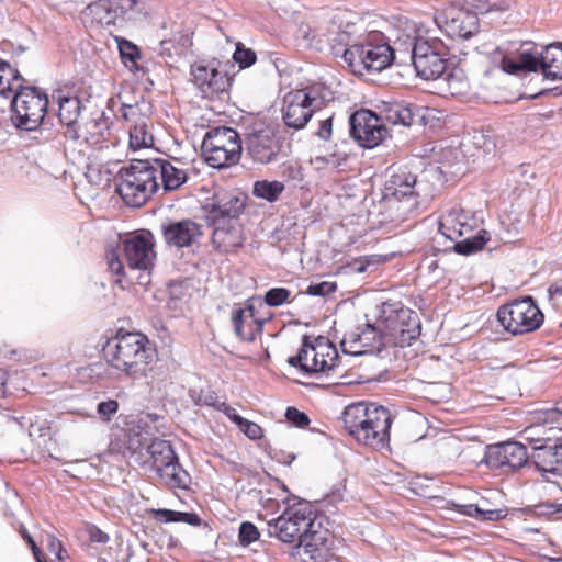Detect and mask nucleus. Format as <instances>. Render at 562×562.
I'll return each instance as SVG.
<instances>
[{
  "label": "nucleus",
  "instance_id": "f257e3e1",
  "mask_svg": "<svg viewBox=\"0 0 562 562\" xmlns=\"http://www.w3.org/2000/svg\"><path fill=\"white\" fill-rule=\"evenodd\" d=\"M325 36L333 54L340 56L355 74L380 72L395 59V50L384 42L382 34L367 32L361 19L344 21L335 18Z\"/></svg>",
  "mask_w": 562,
  "mask_h": 562
},
{
  "label": "nucleus",
  "instance_id": "f03ea898",
  "mask_svg": "<svg viewBox=\"0 0 562 562\" xmlns=\"http://www.w3.org/2000/svg\"><path fill=\"white\" fill-rule=\"evenodd\" d=\"M435 119L432 109L405 101L383 102L380 114L367 109L349 117L350 137L362 148L373 149L391 135L384 121L393 125L427 126Z\"/></svg>",
  "mask_w": 562,
  "mask_h": 562
},
{
  "label": "nucleus",
  "instance_id": "7ed1b4c3",
  "mask_svg": "<svg viewBox=\"0 0 562 562\" xmlns=\"http://www.w3.org/2000/svg\"><path fill=\"white\" fill-rule=\"evenodd\" d=\"M103 356L117 376L133 380L145 375L147 367L157 358V351L148 337L139 331L116 334L103 347Z\"/></svg>",
  "mask_w": 562,
  "mask_h": 562
},
{
  "label": "nucleus",
  "instance_id": "20e7f679",
  "mask_svg": "<svg viewBox=\"0 0 562 562\" xmlns=\"http://www.w3.org/2000/svg\"><path fill=\"white\" fill-rule=\"evenodd\" d=\"M246 206V196L225 192L215 194L203 210L213 228L212 243L222 252H234L243 246L244 233L239 222Z\"/></svg>",
  "mask_w": 562,
  "mask_h": 562
},
{
  "label": "nucleus",
  "instance_id": "39448f33",
  "mask_svg": "<svg viewBox=\"0 0 562 562\" xmlns=\"http://www.w3.org/2000/svg\"><path fill=\"white\" fill-rule=\"evenodd\" d=\"M341 419L345 428L359 443L382 449L390 442L393 417L376 403L356 402L345 407Z\"/></svg>",
  "mask_w": 562,
  "mask_h": 562
},
{
  "label": "nucleus",
  "instance_id": "423d86ee",
  "mask_svg": "<svg viewBox=\"0 0 562 562\" xmlns=\"http://www.w3.org/2000/svg\"><path fill=\"white\" fill-rule=\"evenodd\" d=\"M447 56L448 49L440 40L415 38L411 57L417 76L424 80L441 79L451 94L462 93L467 88L463 71Z\"/></svg>",
  "mask_w": 562,
  "mask_h": 562
},
{
  "label": "nucleus",
  "instance_id": "0eeeda50",
  "mask_svg": "<svg viewBox=\"0 0 562 562\" xmlns=\"http://www.w3.org/2000/svg\"><path fill=\"white\" fill-rule=\"evenodd\" d=\"M432 198L434 188L405 168L393 172L383 189L384 203L395 210L401 218L426 210Z\"/></svg>",
  "mask_w": 562,
  "mask_h": 562
},
{
  "label": "nucleus",
  "instance_id": "6e6552de",
  "mask_svg": "<svg viewBox=\"0 0 562 562\" xmlns=\"http://www.w3.org/2000/svg\"><path fill=\"white\" fill-rule=\"evenodd\" d=\"M127 449L132 454L145 450L151 460L153 469L169 488H189L191 476L179 462L170 441L159 438L148 440L137 435L130 438Z\"/></svg>",
  "mask_w": 562,
  "mask_h": 562
},
{
  "label": "nucleus",
  "instance_id": "1a4fd4ad",
  "mask_svg": "<svg viewBox=\"0 0 562 562\" xmlns=\"http://www.w3.org/2000/svg\"><path fill=\"white\" fill-rule=\"evenodd\" d=\"M24 81H11L7 85L8 98L13 93L10 104L12 125L23 132H34L44 124L48 115V95L37 87H26Z\"/></svg>",
  "mask_w": 562,
  "mask_h": 562
},
{
  "label": "nucleus",
  "instance_id": "9d476101",
  "mask_svg": "<svg viewBox=\"0 0 562 562\" xmlns=\"http://www.w3.org/2000/svg\"><path fill=\"white\" fill-rule=\"evenodd\" d=\"M115 192L130 207L143 206L159 189L149 158L132 159L114 177Z\"/></svg>",
  "mask_w": 562,
  "mask_h": 562
},
{
  "label": "nucleus",
  "instance_id": "9b49d317",
  "mask_svg": "<svg viewBox=\"0 0 562 562\" xmlns=\"http://www.w3.org/2000/svg\"><path fill=\"white\" fill-rule=\"evenodd\" d=\"M317 524L315 506L308 501L294 497V503L288 505L279 517L267 522V531L270 537L284 543L300 544Z\"/></svg>",
  "mask_w": 562,
  "mask_h": 562
},
{
  "label": "nucleus",
  "instance_id": "f8f14e48",
  "mask_svg": "<svg viewBox=\"0 0 562 562\" xmlns=\"http://www.w3.org/2000/svg\"><path fill=\"white\" fill-rule=\"evenodd\" d=\"M378 323L384 335L400 347L411 346L422 333L417 313L401 301H385L380 305Z\"/></svg>",
  "mask_w": 562,
  "mask_h": 562
},
{
  "label": "nucleus",
  "instance_id": "ddd939ff",
  "mask_svg": "<svg viewBox=\"0 0 562 562\" xmlns=\"http://www.w3.org/2000/svg\"><path fill=\"white\" fill-rule=\"evenodd\" d=\"M201 149L205 162L211 168H228L240 160L243 139L233 127L215 126L204 134Z\"/></svg>",
  "mask_w": 562,
  "mask_h": 562
},
{
  "label": "nucleus",
  "instance_id": "4468645a",
  "mask_svg": "<svg viewBox=\"0 0 562 562\" xmlns=\"http://www.w3.org/2000/svg\"><path fill=\"white\" fill-rule=\"evenodd\" d=\"M496 319L505 333L522 336L539 329L544 322V315L537 301L526 295L502 304L497 308Z\"/></svg>",
  "mask_w": 562,
  "mask_h": 562
},
{
  "label": "nucleus",
  "instance_id": "2eb2a0df",
  "mask_svg": "<svg viewBox=\"0 0 562 562\" xmlns=\"http://www.w3.org/2000/svg\"><path fill=\"white\" fill-rule=\"evenodd\" d=\"M246 155L259 165H270L285 157L284 138L277 128L265 122H255L246 127Z\"/></svg>",
  "mask_w": 562,
  "mask_h": 562
},
{
  "label": "nucleus",
  "instance_id": "dca6fc26",
  "mask_svg": "<svg viewBox=\"0 0 562 562\" xmlns=\"http://www.w3.org/2000/svg\"><path fill=\"white\" fill-rule=\"evenodd\" d=\"M190 75L192 83L205 99L220 97L231 86L227 72L220 70L215 60L193 63L190 66Z\"/></svg>",
  "mask_w": 562,
  "mask_h": 562
},
{
  "label": "nucleus",
  "instance_id": "f3484780",
  "mask_svg": "<svg viewBox=\"0 0 562 562\" xmlns=\"http://www.w3.org/2000/svg\"><path fill=\"white\" fill-rule=\"evenodd\" d=\"M529 458L525 445L517 441H505L487 446L484 462L491 470L507 472L522 468Z\"/></svg>",
  "mask_w": 562,
  "mask_h": 562
},
{
  "label": "nucleus",
  "instance_id": "a211bd4d",
  "mask_svg": "<svg viewBox=\"0 0 562 562\" xmlns=\"http://www.w3.org/2000/svg\"><path fill=\"white\" fill-rule=\"evenodd\" d=\"M329 531L322 528L318 522L315 529L302 539V542L294 548V562H330L334 553L331 552V541Z\"/></svg>",
  "mask_w": 562,
  "mask_h": 562
},
{
  "label": "nucleus",
  "instance_id": "6ab92c4d",
  "mask_svg": "<svg viewBox=\"0 0 562 562\" xmlns=\"http://www.w3.org/2000/svg\"><path fill=\"white\" fill-rule=\"evenodd\" d=\"M154 236L149 231H142L123 240V251L130 269L148 270L154 266Z\"/></svg>",
  "mask_w": 562,
  "mask_h": 562
},
{
  "label": "nucleus",
  "instance_id": "aec40b11",
  "mask_svg": "<svg viewBox=\"0 0 562 562\" xmlns=\"http://www.w3.org/2000/svg\"><path fill=\"white\" fill-rule=\"evenodd\" d=\"M536 442L530 459L537 470L542 474L562 476V436Z\"/></svg>",
  "mask_w": 562,
  "mask_h": 562
},
{
  "label": "nucleus",
  "instance_id": "412c9836",
  "mask_svg": "<svg viewBox=\"0 0 562 562\" xmlns=\"http://www.w3.org/2000/svg\"><path fill=\"white\" fill-rule=\"evenodd\" d=\"M315 111L302 100L301 94L291 90L283 97L281 119L286 128L301 131L311 121Z\"/></svg>",
  "mask_w": 562,
  "mask_h": 562
},
{
  "label": "nucleus",
  "instance_id": "4be33fe9",
  "mask_svg": "<svg viewBox=\"0 0 562 562\" xmlns=\"http://www.w3.org/2000/svg\"><path fill=\"white\" fill-rule=\"evenodd\" d=\"M340 361L336 346L328 339L319 336L315 339V344L313 345L311 360L305 374H328L339 367Z\"/></svg>",
  "mask_w": 562,
  "mask_h": 562
},
{
  "label": "nucleus",
  "instance_id": "5701e85b",
  "mask_svg": "<svg viewBox=\"0 0 562 562\" xmlns=\"http://www.w3.org/2000/svg\"><path fill=\"white\" fill-rule=\"evenodd\" d=\"M537 46L532 42H526L520 45L518 59L509 56H503L501 68L509 75H519L520 72L542 71V50H536Z\"/></svg>",
  "mask_w": 562,
  "mask_h": 562
},
{
  "label": "nucleus",
  "instance_id": "b1692460",
  "mask_svg": "<svg viewBox=\"0 0 562 562\" xmlns=\"http://www.w3.org/2000/svg\"><path fill=\"white\" fill-rule=\"evenodd\" d=\"M161 232L166 244L177 248L190 247L202 234L192 220L169 221L161 225Z\"/></svg>",
  "mask_w": 562,
  "mask_h": 562
},
{
  "label": "nucleus",
  "instance_id": "393cba45",
  "mask_svg": "<svg viewBox=\"0 0 562 562\" xmlns=\"http://www.w3.org/2000/svg\"><path fill=\"white\" fill-rule=\"evenodd\" d=\"M155 178L161 180L164 190L173 191L179 189L188 180V175L183 169L177 168L169 160L155 157L149 158Z\"/></svg>",
  "mask_w": 562,
  "mask_h": 562
},
{
  "label": "nucleus",
  "instance_id": "a878e982",
  "mask_svg": "<svg viewBox=\"0 0 562 562\" xmlns=\"http://www.w3.org/2000/svg\"><path fill=\"white\" fill-rule=\"evenodd\" d=\"M85 23L90 22L99 25H112L117 20V0H98L88 4L82 13Z\"/></svg>",
  "mask_w": 562,
  "mask_h": 562
},
{
  "label": "nucleus",
  "instance_id": "bb28decb",
  "mask_svg": "<svg viewBox=\"0 0 562 562\" xmlns=\"http://www.w3.org/2000/svg\"><path fill=\"white\" fill-rule=\"evenodd\" d=\"M479 16L471 11H458L446 22L450 37L468 40L479 32Z\"/></svg>",
  "mask_w": 562,
  "mask_h": 562
},
{
  "label": "nucleus",
  "instance_id": "cd10ccee",
  "mask_svg": "<svg viewBox=\"0 0 562 562\" xmlns=\"http://www.w3.org/2000/svg\"><path fill=\"white\" fill-rule=\"evenodd\" d=\"M247 310L250 313L252 319L250 322H245V308L237 307L232 312V323L234 326L235 334L244 341L251 342L256 339V337L262 333L263 325L266 319L255 318V307L249 305Z\"/></svg>",
  "mask_w": 562,
  "mask_h": 562
},
{
  "label": "nucleus",
  "instance_id": "c85d7f7f",
  "mask_svg": "<svg viewBox=\"0 0 562 562\" xmlns=\"http://www.w3.org/2000/svg\"><path fill=\"white\" fill-rule=\"evenodd\" d=\"M52 99L58 104V119L63 125L77 123L83 109L81 100L77 95H70L58 89L53 91Z\"/></svg>",
  "mask_w": 562,
  "mask_h": 562
},
{
  "label": "nucleus",
  "instance_id": "c756f323",
  "mask_svg": "<svg viewBox=\"0 0 562 562\" xmlns=\"http://www.w3.org/2000/svg\"><path fill=\"white\" fill-rule=\"evenodd\" d=\"M463 213L449 212L438 223V233L442 239L456 240L472 233V226L465 222Z\"/></svg>",
  "mask_w": 562,
  "mask_h": 562
},
{
  "label": "nucleus",
  "instance_id": "7c9ffc66",
  "mask_svg": "<svg viewBox=\"0 0 562 562\" xmlns=\"http://www.w3.org/2000/svg\"><path fill=\"white\" fill-rule=\"evenodd\" d=\"M542 75L547 80H562L561 43H551L542 48Z\"/></svg>",
  "mask_w": 562,
  "mask_h": 562
},
{
  "label": "nucleus",
  "instance_id": "2f4dec72",
  "mask_svg": "<svg viewBox=\"0 0 562 562\" xmlns=\"http://www.w3.org/2000/svg\"><path fill=\"white\" fill-rule=\"evenodd\" d=\"M355 333L367 356H373L382 351L383 339L386 336L379 323L378 325L367 323L362 329Z\"/></svg>",
  "mask_w": 562,
  "mask_h": 562
},
{
  "label": "nucleus",
  "instance_id": "473e14b6",
  "mask_svg": "<svg viewBox=\"0 0 562 562\" xmlns=\"http://www.w3.org/2000/svg\"><path fill=\"white\" fill-rule=\"evenodd\" d=\"M149 16L147 4L139 0H117V20L142 23Z\"/></svg>",
  "mask_w": 562,
  "mask_h": 562
},
{
  "label": "nucleus",
  "instance_id": "72a5a7b5",
  "mask_svg": "<svg viewBox=\"0 0 562 562\" xmlns=\"http://www.w3.org/2000/svg\"><path fill=\"white\" fill-rule=\"evenodd\" d=\"M295 91L301 94L302 100L306 102L315 113L333 99L330 89L319 82L307 85Z\"/></svg>",
  "mask_w": 562,
  "mask_h": 562
},
{
  "label": "nucleus",
  "instance_id": "f704fd0d",
  "mask_svg": "<svg viewBox=\"0 0 562 562\" xmlns=\"http://www.w3.org/2000/svg\"><path fill=\"white\" fill-rule=\"evenodd\" d=\"M130 148L133 150L150 148L154 145L151 124L145 117H138L130 130Z\"/></svg>",
  "mask_w": 562,
  "mask_h": 562
},
{
  "label": "nucleus",
  "instance_id": "c9c22d12",
  "mask_svg": "<svg viewBox=\"0 0 562 562\" xmlns=\"http://www.w3.org/2000/svg\"><path fill=\"white\" fill-rule=\"evenodd\" d=\"M490 238V233L486 229H480L475 235H467L461 240H452V249L459 255L470 256L482 250Z\"/></svg>",
  "mask_w": 562,
  "mask_h": 562
},
{
  "label": "nucleus",
  "instance_id": "e433bc0d",
  "mask_svg": "<svg viewBox=\"0 0 562 562\" xmlns=\"http://www.w3.org/2000/svg\"><path fill=\"white\" fill-rule=\"evenodd\" d=\"M284 189V183L279 180H257L252 187V194L258 199L273 203Z\"/></svg>",
  "mask_w": 562,
  "mask_h": 562
},
{
  "label": "nucleus",
  "instance_id": "4c0bfd02",
  "mask_svg": "<svg viewBox=\"0 0 562 562\" xmlns=\"http://www.w3.org/2000/svg\"><path fill=\"white\" fill-rule=\"evenodd\" d=\"M120 57L123 64L131 70H138L137 60L140 58V50L137 45L125 38L116 37Z\"/></svg>",
  "mask_w": 562,
  "mask_h": 562
},
{
  "label": "nucleus",
  "instance_id": "58836bf2",
  "mask_svg": "<svg viewBox=\"0 0 562 562\" xmlns=\"http://www.w3.org/2000/svg\"><path fill=\"white\" fill-rule=\"evenodd\" d=\"M314 342L310 339L307 335H304L302 338V345L295 356H291L288 358V363L299 369L305 374L307 370L308 362L311 360L310 355L312 353Z\"/></svg>",
  "mask_w": 562,
  "mask_h": 562
},
{
  "label": "nucleus",
  "instance_id": "ea45409f",
  "mask_svg": "<svg viewBox=\"0 0 562 562\" xmlns=\"http://www.w3.org/2000/svg\"><path fill=\"white\" fill-rule=\"evenodd\" d=\"M11 81H24V78L15 67L0 58V94L8 98L7 85Z\"/></svg>",
  "mask_w": 562,
  "mask_h": 562
},
{
  "label": "nucleus",
  "instance_id": "a19ab883",
  "mask_svg": "<svg viewBox=\"0 0 562 562\" xmlns=\"http://www.w3.org/2000/svg\"><path fill=\"white\" fill-rule=\"evenodd\" d=\"M525 510L531 516L551 518L555 514L562 515V503L543 502L528 506Z\"/></svg>",
  "mask_w": 562,
  "mask_h": 562
},
{
  "label": "nucleus",
  "instance_id": "79ce46f5",
  "mask_svg": "<svg viewBox=\"0 0 562 562\" xmlns=\"http://www.w3.org/2000/svg\"><path fill=\"white\" fill-rule=\"evenodd\" d=\"M233 60L239 66L240 69L252 66L257 60L256 52L247 48L241 43H237L233 54Z\"/></svg>",
  "mask_w": 562,
  "mask_h": 562
},
{
  "label": "nucleus",
  "instance_id": "37998d69",
  "mask_svg": "<svg viewBox=\"0 0 562 562\" xmlns=\"http://www.w3.org/2000/svg\"><path fill=\"white\" fill-rule=\"evenodd\" d=\"M260 537V532L255 524L243 521L238 529V542L243 547H248L256 542Z\"/></svg>",
  "mask_w": 562,
  "mask_h": 562
},
{
  "label": "nucleus",
  "instance_id": "c03bdc74",
  "mask_svg": "<svg viewBox=\"0 0 562 562\" xmlns=\"http://www.w3.org/2000/svg\"><path fill=\"white\" fill-rule=\"evenodd\" d=\"M340 348L341 351L347 356H367L364 349L360 347V341H358L355 331L345 335L340 341Z\"/></svg>",
  "mask_w": 562,
  "mask_h": 562
},
{
  "label": "nucleus",
  "instance_id": "a18cd8bd",
  "mask_svg": "<svg viewBox=\"0 0 562 562\" xmlns=\"http://www.w3.org/2000/svg\"><path fill=\"white\" fill-rule=\"evenodd\" d=\"M290 290L285 288H271L265 293V303L271 307H278L288 302Z\"/></svg>",
  "mask_w": 562,
  "mask_h": 562
},
{
  "label": "nucleus",
  "instance_id": "49530a36",
  "mask_svg": "<svg viewBox=\"0 0 562 562\" xmlns=\"http://www.w3.org/2000/svg\"><path fill=\"white\" fill-rule=\"evenodd\" d=\"M234 420L249 439L257 440L262 437L263 430L258 424L250 422L239 415H235Z\"/></svg>",
  "mask_w": 562,
  "mask_h": 562
},
{
  "label": "nucleus",
  "instance_id": "de8ad7c7",
  "mask_svg": "<svg viewBox=\"0 0 562 562\" xmlns=\"http://www.w3.org/2000/svg\"><path fill=\"white\" fill-rule=\"evenodd\" d=\"M119 411V402L113 398L101 401L97 405V413L103 422H110Z\"/></svg>",
  "mask_w": 562,
  "mask_h": 562
},
{
  "label": "nucleus",
  "instance_id": "09e8293b",
  "mask_svg": "<svg viewBox=\"0 0 562 562\" xmlns=\"http://www.w3.org/2000/svg\"><path fill=\"white\" fill-rule=\"evenodd\" d=\"M336 290V282L322 281L318 283H311L307 286L305 294L311 296H326L328 294L334 293Z\"/></svg>",
  "mask_w": 562,
  "mask_h": 562
},
{
  "label": "nucleus",
  "instance_id": "8fccbe9b",
  "mask_svg": "<svg viewBox=\"0 0 562 562\" xmlns=\"http://www.w3.org/2000/svg\"><path fill=\"white\" fill-rule=\"evenodd\" d=\"M285 418L291 425L297 428H304L308 426L311 422L307 414L293 406L286 408Z\"/></svg>",
  "mask_w": 562,
  "mask_h": 562
},
{
  "label": "nucleus",
  "instance_id": "3c124183",
  "mask_svg": "<svg viewBox=\"0 0 562 562\" xmlns=\"http://www.w3.org/2000/svg\"><path fill=\"white\" fill-rule=\"evenodd\" d=\"M106 261L109 269L113 274L117 277H122L124 274V266L120 259V254L116 248L106 250Z\"/></svg>",
  "mask_w": 562,
  "mask_h": 562
},
{
  "label": "nucleus",
  "instance_id": "603ef678",
  "mask_svg": "<svg viewBox=\"0 0 562 562\" xmlns=\"http://www.w3.org/2000/svg\"><path fill=\"white\" fill-rule=\"evenodd\" d=\"M333 121H334V114H331L325 119H321L318 121V127L314 132V135L322 140H325V142L329 140L333 135Z\"/></svg>",
  "mask_w": 562,
  "mask_h": 562
},
{
  "label": "nucleus",
  "instance_id": "864d4df0",
  "mask_svg": "<svg viewBox=\"0 0 562 562\" xmlns=\"http://www.w3.org/2000/svg\"><path fill=\"white\" fill-rule=\"evenodd\" d=\"M148 513L160 524L176 522L177 510L169 508H151Z\"/></svg>",
  "mask_w": 562,
  "mask_h": 562
},
{
  "label": "nucleus",
  "instance_id": "5fc2aeb1",
  "mask_svg": "<svg viewBox=\"0 0 562 562\" xmlns=\"http://www.w3.org/2000/svg\"><path fill=\"white\" fill-rule=\"evenodd\" d=\"M176 522H183L189 526L199 527L202 524L201 517L194 512H179L177 510Z\"/></svg>",
  "mask_w": 562,
  "mask_h": 562
},
{
  "label": "nucleus",
  "instance_id": "6e6d98bb",
  "mask_svg": "<svg viewBox=\"0 0 562 562\" xmlns=\"http://www.w3.org/2000/svg\"><path fill=\"white\" fill-rule=\"evenodd\" d=\"M475 145L483 148L485 153H490L495 147V142L492 135L486 134L484 131L479 132L475 136Z\"/></svg>",
  "mask_w": 562,
  "mask_h": 562
},
{
  "label": "nucleus",
  "instance_id": "4d7b16f0",
  "mask_svg": "<svg viewBox=\"0 0 562 562\" xmlns=\"http://www.w3.org/2000/svg\"><path fill=\"white\" fill-rule=\"evenodd\" d=\"M480 520L481 521H499L507 516L506 509H485L482 508L480 514Z\"/></svg>",
  "mask_w": 562,
  "mask_h": 562
},
{
  "label": "nucleus",
  "instance_id": "13d9d810",
  "mask_svg": "<svg viewBox=\"0 0 562 562\" xmlns=\"http://www.w3.org/2000/svg\"><path fill=\"white\" fill-rule=\"evenodd\" d=\"M47 548H48L49 552L55 554V557L59 561L64 560V557H63V551H64L63 543L54 535H48V537H47Z\"/></svg>",
  "mask_w": 562,
  "mask_h": 562
},
{
  "label": "nucleus",
  "instance_id": "bf43d9fd",
  "mask_svg": "<svg viewBox=\"0 0 562 562\" xmlns=\"http://www.w3.org/2000/svg\"><path fill=\"white\" fill-rule=\"evenodd\" d=\"M178 50L176 48V45L173 41L171 40H164L159 44V55L162 57L172 58L175 55H178Z\"/></svg>",
  "mask_w": 562,
  "mask_h": 562
},
{
  "label": "nucleus",
  "instance_id": "052dcab7",
  "mask_svg": "<svg viewBox=\"0 0 562 562\" xmlns=\"http://www.w3.org/2000/svg\"><path fill=\"white\" fill-rule=\"evenodd\" d=\"M89 538L92 542L101 544H104L110 540L109 535L97 526H91L89 528Z\"/></svg>",
  "mask_w": 562,
  "mask_h": 562
},
{
  "label": "nucleus",
  "instance_id": "680f3d73",
  "mask_svg": "<svg viewBox=\"0 0 562 562\" xmlns=\"http://www.w3.org/2000/svg\"><path fill=\"white\" fill-rule=\"evenodd\" d=\"M272 459L277 462L282 463L284 465H290L295 460L296 456L294 453L285 452L283 450H276L273 454H271Z\"/></svg>",
  "mask_w": 562,
  "mask_h": 562
},
{
  "label": "nucleus",
  "instance_id": "e2e57ef3",
  "mask_svg": "<svg viewBox=\"0 0 562 562\" xmlns=\"http://www.w3.org/2000/svg\"><path fill=\"white\" fill-rule=\"evenodd\" d=\"M546 95H554V97L562 95V85L555 86L552 88L541 89L540 91L530 94L529 98L533 100V99H538L540 97H546Z\"/></svg>",
  "mask_w": 562,
  "mask_h": 562
},
{
  "label": "nucleus",
  "instance_id": "0e129e2a",
  "mask_svg": "<svg viewBox=\"0 0 562 562\" xmlns=\"http://www.w3.org/2000/svg\"><path fill=\"white\" fill-rule=\"evenodd\" d=\"M21 535H22V538L25 540V542L29 544L30 549L32 550L34 558H38V555L42 554V551L37 547L36 542L34 541V539L30 535V532L25 528H23L21 531Z\"/></svg>",
  "mask_w": 562,
  "mask_h": 562
},
{
  "label": "nucleus",
  "instance_id": "69168bd1",
  "mask_svg": "<svg viewBox=\"0 0 562 562\" xmlns=\"http://www.w3.org/2000/svg\"><path fill=\"white\" fill-rule=\"evenodd\" d=\"M481 510H482V507L477 504H469V505H463V509H462V514L469 516V517H472V518H475V519H479L480 520V514H481Z\"/></svg>",
  "mask_w": 562,
  "mask_h": 562
},
{
  "label": "nucleus",
  "instance_id": "338daca9",
  "mask_svg": "<svg viewBox=\"0 0 562 562\" xmlns=\"http://www.w3.org/2000/svg\"><path fill=\"white\" fill-rule=\"evenodd\" d=\"M560 296H562V281L552 283L548 288V297L551 302L555 301Z\"/></svg>",
  "mask_w": 562,
  "mask_h": 562
},
{
  "label": "nucleus",
  "instance_id": "774afa93",
  "mask_svg": "<svg viewBox=\"0 0 562 562\" xmlns=\"http://www.w3.org/2000/svg\"><path fill=\"white\" fill-rule=\"evenodd\" d=\"M198 404H203L207 406H215L216 405V395L213 392H209L204 396H200Z\"/></svg>",
  "mask_w": 562,
  "mask_h": 562
}]
</instances>
